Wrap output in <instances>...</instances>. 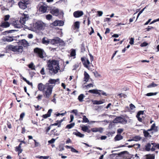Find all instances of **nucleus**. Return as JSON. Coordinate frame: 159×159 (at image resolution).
<instances>
[{"label":"nucleus","instance_id":"f257e3e1","mask_svg":"<svg viewBox=\"0 0 159 159\" xmlns=\"http://www.w3.org/2000/svg\"><path fill=\"white\" fill-rule=\"evenodd\" d=\"M58 80V79L55 80L50 79L48 82L45 84L41 83H39L38 85V88L39 90L42 92L43 95H38L36 97L38 100H41L43 96L45 98L49 99L52 94L54 87L56 85V83Z\"/></svg>","mask_w":159,"mask_h":159},{"label":"nucleus","instance_id":"f03ea898","mask_svg":"<svg viewBox=\"0 0 159 159\" xmlns=\"http://www.w3.org/2000/svg\"><path fill=\"white\" fill-rule=\"evenodd\" d=\"M47 64L49 74L51 75L57 74L60 70L59 62L57 60H49L47 61Z\"/></svg>","mask_w":159,"mask_h":159},{"label":"nucleus","instance_id":"7ed1b4c3","mask_svg":"<svg viewBox=\"0 0 159 159\" xmlns=\"http://www.w3.org/2000/svg\"><path fill=\"white\" fill-rule=\"evenodd\" d=\"M8 48L11 51L15 52L16 54H20L23 51V47L21 46H14L10 45L8 46Z\"/></svg>","mask_w":159,"mask_h":159},{"label":"nucleus","instance_id":"20e7f679","mask_svg":"<svg viewBox=\"0 0 159 159\" xmlns=\"http://www.w3.org/2000/svg\"><path fill=\"white\" fill-rule=\"evenodd\" d=\"M34 52L37 57L43 59L46 57L45 52L43 49L41 48H35L34 49Z\"/></svg>","mask_w":159,"mask_h":159},{"label":"nucleus","instance_id":"39448f33","mask_svg":"<svg viewBox=\"0 0 159 159\" xmlns=\"http://www.w3.org/2000/svg\"><path fill=\"white\" fill-rule=\"evenodd\" d=\"M33 27L35 30H42L45 27V24L41 21L38 20L33 24Z\"/></svg>","mask_w":159,"mask_h":159},{"label":"nucleus","instance_id":"423d86ee","mask_svg":"<svg viewBox=\"0 0 159 159\" xmlns=\"http://www.w3.org/2000/svg\"><path fill=\"white\" fill-rule=\"evenodd\" d=\"M127 122L126 119L121 116H117L113 120V122L114 123H120L122 124H126Z\"/></svg>","mask_w":159,"mask_h":159},{"label":"nucleus","instance_id":"0eeeda50","mask_svg":"<svg viewBox=\"0 0 159 159\" xmlns=\"http://www.w3.org/2000/svg\"><path fill=\"white\" fill-rule=\"evenodd\" d=\"M81 60L82 61L84 66L87 68L89 69L90 67V65L91 64L89 59L85 57H82Z\"/></svg>","mask_w":159,"mask_h":159},{"label":"nucleus","instance_id":"6e6552de","mask_svg":"<svg viewBox=\"0 0 159 159\" xmlns=\"http://www.w3.org/2000/svg\"><path fill=\"white\" fill-rule=\"evenodd\" d=\"M27 0H22L18 2V4L21 9H25L27 7V5L29 4Z\"/></svg>","mask_w":159,"mask_h":159},{"label":"nucleus","instance_id":"1a4fd4ad","mask_svg":"<svg viewBox=\"0 0 159 159\" xmlns=\"http://www.w3.org/2000/svg\"><path fill=\"white\" fill-rule=\"evenodd\" d=\"M48 10L50 11V13L53 16H57L59 14V9L55 7H50Z\"/></svg>","mask_w":159,"mask_h":159},{"label":"nucleus","instance_id":"9d476101","mask_svg":"<svg viewBox=\"0 0 159 159\" xmlns=\"http://www.w3.org/2000/svg\"><path fill=\"white\" fill-rule=\"evenodd\" d=\"M40 6L39 7V10L43 13H45L47 11V8H49V9L50 8L49 7L46 5L45 6L43 5V2H40Z\"/></svg>","mask_w":159,"mask_h":159},{"label":"nucleus","instance_id":"9b49d317","mask_svg":"<svg viewBox=\"0 0 159 159\" xmlns=\"http://www.w3.org/2000/svg\"><path fill=\"white\" fill-rule=\"evenodd\" d=\"M28 18L29 16H28V15L23 13L22 14V16L20 18V23L24 25L26 21L28 19Z\"/></svg>","mask_w":159,"mask_h":159},{"label":"nucleus","instance_id":"f8f14e48","mask_svg":"<svg viewBox=\"0 0 159 159\" xmlns=\"http://www.w3.org/2000/svg\"><path fill=\"white\" fill-rule=\"evenodd\" d=\"M12 24L15 28H20L22 27V25L23 24L20 23V20H16L13 21Z\"/></svg>","mask_w":159,"mask_h":159},{"label":"nucleus","instance_id":"ddd939ff","mask_svg":"<svg viewBox=\"0 0 159 159\" xmlns=\"http://www.w3.org/2000/svg\"><path fill=\"white\" fill-rule=\"evenodd\" d=\"M83 14L84 13L83 11H77L74 12L73 15L75 17L78 18L82 16Z\"/></svg>","mask_w":159,"mask_h":159},{"label":"nucleus","instance_id":"4468645a","mask_svg":"<svg viewBox=\"0 0 159 159\" xmlns=\"http://www.w3.org/2000/svg\"><path fill=\"white\" fill-rule=\"evenodd\" d=\"M62 40L59 37H57L51 40L50 43L52 44H57L61 42Z\"/></svg>","mask_w":159,"mask_h":159},{"label":"nucleus","instance_id":"2eb2a0df","mask_svg":"<svg viewBox=\"0 0 159 159\" xmlns=\"http://www.w3.org/2000/svg\"><path fill=\"white\" fill-rule=\"evenodd\" d=\"M21 143H20L19 145L15 147L16 151L18 152V155L19 156L23 151V149H21Z\"/></svg>","mask_w":159,"mask_h":159},{"label":"nucleus","instance_id":"dca6fc26","mask_svg":"<svg viewBox=\"0 0 159 159\" xmlns=\"http://www.w3.org/2000/svg\"><path fill=\"white\" fill-rule=\"evenodd\" d=\"M10 24L7 21L3 22L0 23V27L2 28H7L9 27Z\"/></svg>","mask_w":159,"mask_h":159},{"label":"nucleus","instance_id":"f3484780","mask_svg":"<svg viewBox=\"0 0 159 159\" xmlns=\"http://www.w3.org/2000/svg\"><path fill=\"white\" fill-rule=\"evenodd\" d=\"M19 44L23 46L24 47H25L28 46V42L25 39H22L19 41Z\"/></svg>","mask_w":159,"mask_h":159},{"label":"nucleus","instance_id":"a211bd4d","mask_svg":"<svg viewBox=\"0 0 159 159\" xmlns=\"http://www.w3.org/2000/svg\"><path fill=\"white\" fill-rule=\"evenodd\" d=\"M152 143H147L145 146L144 150L146 151H151Z\"/></svg>","mask_w":159,"mask_h":159},{"label":"nucleus","instance_id":"6ab92c4d","mask_svg":"<svg viewBox=\"0 0 159 159\" xmlns=\"http://www.w3.org/2000/svg\"><path fill=\"white\" fill-rule=\"evenodd\" d=\"M152 149L151 151H154L156 149H159V144H157L156 143H152Z\"/></svg>","mask_w":159,"mask_h":159},{"label":"nucleus","instance_id":"aec40b11","mask_svg":"<svg viewBox=\"0 0 159 159\" xmlns=\"http://www.w3.org/2000/svg\"><path fill=\"white\" fill-rule=\"evenodd\" d=\"M59 134V133L55 129L51 130L49 133V135L50 136H52V135L54 136H58Z\"/></svg>","mask_w":159,"mask_h":159},{"label":"nucleus","instance_id":"412c9836","mask_svg":"<svg viewBox=\"0 0 159 159\" xmlns=\"http://www.w3.org/2000/svg\"><path fill=\"white\" fill-rule=\"evenodd\" d=\"M52 109H50L48 110L47 113L44 115H43L42 116V117L44 119H46L49 117L51 115V114L52 112Z\"/></svg>","mask_w":159,"mask_h":159},{"label":"nucleus","instance_id":"4be33fe9","mask_svg":"<svg viewBox=\"0 0 159 159\" xmlns=\"http://www.w3.org/2000/svg\"><path fill=\"white\" fill-rule=\"evenodd\" d=\"M76 132H73V134L75 135L77 137H79L80 138L83 137L84 136V134L81 133L80 132L76 130Z\"/></svg>","mask_w":159,"mask_h":159},{"label":"nucleus","instance_id":"5701e85b","mask_svg":"<svg viewBox=\"0 0 159 159\" xmlns=\"http://www.w3.org/2000/svg\"><path fill=\"white\" fill-rule=\"evenodd\" d=\"M123 137L120 134H117L114 138L115 141H118L123 139Z\"/></svg>","mask_w":159,"mask_h":159},{"label":"nucleus","instance_id":"b1692460","mask_svg":"<svg viewBox=\"0 0 159 159\" xmlns=\"http://www.w3.org/2000/svg\"><path fill=\"white\" fill-rule=\"evenodd\" d=\"M84 81L86 82H88L89 78V75L86 71H84Z\"/></svg>","mask_w":159,"mask_h":159},{"label":"nucleus","instance_id":"393cba45","mask_svg":"<svg viewBox=\"0 0 159 159\" xmlns=\"http://www.w3.org/2000/svg\"><path fill=\"white\" fill-rule=\"evenodd\" d=\"M89 93H93L96 94H98L99 95H101V93L98 92V90L96 89L90 90L88 91Z\"/></svg>","mask_w":159,"mask_h":159},{"label":"nucleus","instance_id":"a878e982","mask_svg":"<svg viewBox=\"0 0 159 159\" xmlns=\"http://www.w3.org/2000/svg\"><path fill=\"white\" fill-rule=\"evenodd\" d=\"M14 40L13 39V37L11 36H7L6 38H4L3 39V41H7L8 42H11L13 41Z\"/></svg>","mask_w":159,"mask_h":159},{"label":"nucleus","instance_id":"bb28decb","mask_svg":"<svg viewBox=\"0 0 159 159\" xmlns=\"http://www.w3.org/2000/svg\"><path fill=\"white\" fill-rule=\"evenodd\" d=\"M16 31V30H14L5 31L2 32V35H7L8 34L12 33Z\"/></svg>","mask_w":159,"mask_h":159},{"label":"nucleus","instance_id":"cd10ccee","mask_svg":"<svg viewBox=\"0 0 159 159\" xmlns=\"http://www.w3.org/2000/svg\"><path fill=\"white\" fill-rule=\"evenodd\" d=\"M151 128H152V130L155 132H157L158 131V127L156 126V125L155 123L153 124L152 125Z\"/></svg>","mask_w":159,"mask_h":159},{"label":"nucleus","instance_id":"c85d7f7f","mask_svg":"<svg viewBox=\"0 0 159 159\" xmlns=\"http://www.w3.org/2000/svg\"><path fill=\"white\" fill-rule=\"evenodd\" d=\"M104 100H102L97 101L95 100L94 101L93 104H101L104 102Z\"/></svg>","mask_w":159,"mask_h":159},{"label":"nucleus","instance_id":"c756f323","mask_svg":"<svg viewBox=\"0 0 159 159\" xmlns=\"http://www.w3.org/2000/svg\"><path fill=\"white\" fill-rule=\"evenodd\" d=\"M84 96L83 94H81L78 97V99L80 102L83 101V99L84 97Z\"/></svg>","mask_w":159,"mask_h":159},{"label":"nucleus","instance_id":"7c9ffc66","mask_svg":"<svg viewBox=\"0 0 159 159\" xmlns=\"http://www.w3.org/2000/svg\"><path fill=\"white\" fill-rule=\"evenodd\" d=\"M158 84H155L154 82H153L151 84L148 85L147 86V88H150L152 87H154L157 86Z\"/></svg>","mask_w":159,"mask_h":159},{"label":"nucleus","instance_id":"2f4dec72","mask_svg":"<svg viewBox=\"0 0 159 159\" xmlns=\"http://www.w3.org/2000/svg\"><path fill=\"white\" fill-rule=\"evenodd\" d=\"M75 125V123H72L71 124L67 125L66 127V128L67 129H70L73 127Z\"/></svg>","mask_w":159,"mask_h":159},{"label":"nucleus","instance_id":"473e14b6","mask_svg":"<svg viewBox=\"0 0 159 159\" xmlns=\"http://www.w3.org/2000/svg\"><path fill=\"white\" fill-rule=\"evenodd\" d=\"M80 23L79 21L75 22L74 24V26L75 29H78L80 28Z\"/></svg>","mask_w":159,"mask_h":159},{"label":"nucleus","instance_id":"72a5a7b5","mask_svg":"<svg viewBox=\"0 0 159 159\" xmlns=\"http://www.w3.org/2000/svg\"><path fill=\"white\" fill-rule=\"evenodd\" d=\"M76 52L75 49H72L71 50L70 55L71 57H75L76 55Z\"/></svg>","mask_w":159,"mask_h":159},{"label":"nucleus","instance_id":"f704fd0d","mask_svg":"<svg viewBox=\"0 0 159 159\" xmlns=\"http://www.w3.org/2000/svg\"><path fill=\"white\" fill-rule=\"evenodd\" d=\"M143 133L144 136L146 137H151V136L150 135L149 133L147 131L144 130L143 131Z\"/></svg>","mask_w":159,"mask_h":159},{"label":"nucleus","instance_id":"c9c22d12","mask_svg":"<svg viewBox=\"0 0 159 159\" xmlns=\"http://www.w3.org/2000/svg\"><path fill=\"white\" fill-rule=\"evenodd\" d=\"M46 38L45 37H44L43 38L42 40V43H43L44 44H48L49 43V41L47 39L46 40Z\"/></svg>","mask_w":159,"mask_h":159},{"label":"nucleus","instance_id":"e433bc0d","mask_svg":"<svg viewBox=\"0 0 159 159\" xmlns=\"http://www.w3.org/2000/svg\"><path fill=\"white\" fill-rule=\"evenodd\" d=\"M83 120L82 121V122L83 123H88L89 122V120L85 116H83Z\"/></svg>","mask_w":159,"mask_h":159},{"label":"nucleus","instance_id":"4c0bfd02","mask_svg":"<svg viewBox=\"0 0 159 159\" xmlns=\"http://www.w3.org/2000/svg\"><path fill=\"white\" fill-rule=\"evenodd\" d=\"M80 48L81 52H84L85 51V44L84 43L81 44Z\"/></svg>","mask_w":159,"mask_h":159},{"label":"nucleus","instance_id":"58836bf2","mask_svg":"<svg viewBox=\"0 0 159 159\" xmlns=\"http://www.w3.org/2000/svg\"><path fill=\"white\" fill-rule=\"evenodd\" d=\"M141 139V138L139 136H135L133 137V141H138L140 140Z\"/></svg>","mask_w":159,"mask_h":159},{"label":"nucleus","instance_id":"ea45409f","mask_svg":"<svg viewBox=\"0 0 159 159\" xmlns=\"http://www.w3.org/2000/svg\"><path fill=\"white\" fill-rule=\"evenodd\" d=\"M64 22L62 20H57V26H62L64 25Z\"/></svg>","mask_w":159,"mask_h":159},{"label":"nucleus","instance_id":"a19ab883","mask_svg":"<svg viewBox=\"0 0 159 159\" xmlns=\"http://www.w3.org/2000/svg\"><path fill=\"white\" fill-rule=\"evenodd\" d=\"M157 92H155V93H147L146 95L148 96H152L153 95H157Z\"/></svg>","mask_w":159,"mask_h":159},{"label":"nucleus","instance_id":"79ce46f5","mask_svg":"<svg viewBox=\"0 0 159 159\" xmlns=\"http://www.w3.org/2000/svg\"><path fill=\"white\" fill-rule=\"evenodd\" d=\"M128 153V152L126 151H123V152H120L118 153V155L120 156H123V155H124L125 154H127Z\"/></svg>","mask_w":159,"mask_h":159},{"label":"nucleus","instance_id":"37998d69","mask_svg":"<svg viewBox=\"0 0 159 159\" xmlns=\"http://www.w3.org/2000/svg\"><path fill=\"white\" fill-rule=\"evenodd\" d=\"M63 121V119H61L60 120H57L56 122L58 123V127H60L61 126V122Z\"/></svg>","mask_w":159,"mask_h":159},{"label":"nucleus","instance_id":"c03bdc74","mask_svg":"<svg viewBox=\"0 0 159 159\" xmlns=\"http://www.w3.org/2000/svg\"><path fill=\"white\" fill-rule=\"evenodd\" d=\"M66 113V111H65L64 113H55V115H56V117L58 116H64L65 114Z\"/></svg>","mask_w":159,"mask_h":159},{"label":"nucleus","instance_id":"a18cd8bd","mask_svg":"<svg viewBox=\"0 0 159 159\" xmlns=\"http://www.w3.org/2000/svg\"><path fill=\"white\" fill-rule=\"evenodd\" d=\"M28 67L32 70L35 69L34 66V64L32 63H31L29 65Z\"/></svg>","mask_w":159,"mask_h":159},{"label":"nucleus","instance_id":"49530a36","mask_svg":"<svg viewBox=\"0 0 159 159\" xmlns=\"http://www.w3.org/2000/svg\"><path fill=\"white\" fill-rule=\"evenodd\" d=\"M10 16L9 15H5L4 17V20L5 21H7L10 18Z\"/></svg>","mask_w":159,"mask_h":159},{"label":"nucleus","instance_id":"de8ad7c7","mask_svg":"<svg viewBox=\"0 0 159 159\" xmlns=\"http://www.w3.org/2000/svg\"><path fill=\"white\" fill-rule=\"evenodd\" d=\"M135 149H138L140 148V145L139 144L136 143L133 145Z\"/></svg>","mask_w":159,"mask_h":159},{"label":"nucleus","instance_id":"09e8293b","mask_svg":"<svg viewBox=\"0 0 159 159\" xmlns=\"http://www.w3.org/2000/svg\"><path fill=\"white\" fill-rule=\"evenodd\" d=\"M88 127L87 126L84 125L82 127V130L84 132L87 131L88 129Z\"/></svg>","mask_w":159,"mask_h":159},{"label":"nucleus","instance_id":"8fccbe9b","mask_svg":"<svg viewBox=\"0 0 159 159\" xmlns=\"http://www.w3.org/2000/svg\"><path fill=\"white\" fill-rule=\"evenodd\" d=\"M46 19L47 20H50L52 18V16L50 14H48L46 16Z\"/></svg>","mask_w":159,"mask_h":159},{"label":"nucleus","instance_id":"3c124183","mask_svg":"<svg viewBox=\"0 0 159 159\" xmlns=\"http://www.w3.org/2000/svg\"><path fill=\"white\" fill-rule=\"evenodd\" d=\"M123 131L124 129H123L120 128L118 129L117 130V134H120Z\"/></svg>","mask_w":159,"mask_h":159},{"label":"nucleus","instance_id":"603ef678","mask_svg":"<svg viewBox=\"0 0 159 159\" xmlns=\"http://www.w3.org/2000/svg\"><path fill=\"white\" fill-rule=\"evenodd\" d=\"M25 115V114L24 112H22V113L20 115V118H19V120H22V119L24 117V116Z\"/></svg>","mask_w":159,"mask_h":159},{"label":"nucleus","instance_id":"864d4df0","mask_svg":"<svg viewBox=\"0 0 159 159\" xmlns=\"http://www.w3.org/2000/svg\"><path fill=\"white\" fill-rule=\"evenodd\" d=\"M91 130L93 132H96L99 131L98 129L96 128H91Z\"/></svg>","mask_w":159,"mask_h":159},{"label":"nucleus","instance_id":"5fc2aeb1","mask_svg":"<svg viewBox=\"0 0 159 159\" xmlns=\"http://www.w3.org/2000/svg\"><path fill=\"white\" fill-rule=\"evenodd\" d=\"M144 113V111H139L136 116H140V115H143Z\"/></svg>","mask_w":159,"mask_h":159},{"label":"nucleus","instance_id":"6e6d98bb","mask_svg":"<svg viewBox=\"0 0 159 159\" xmlns=\"http://www.w3.org/2000/svg\"><path fill=\"white\" fill-rule=\"evenodd\" d=\"M7 126L8 128L9 129H11L12 128V126H11V123L9 121H7Z\"/></svg>","mask_w":159,"mask_h":159},{"label":"nucleus","instance_id":"4d7b16f0","mask_svg":"<svg viewBox=\"0 0 159 159\" xmlns=\"http://www.w3.org/2000/svg\"><path fill=\"white\" fill-rule=\"evenodd\" d=\"M154 28L153 27L148 26L145 29V30H146V31H149L151 29H153Z\"/></svg>","mask_w":159,"mask_h":159},{"label":"nucleus","instance_id":"13d9d810","mask_svg":"<svg viewBox=\"0 0 159 159\" xmlns=\"http://www.w3.org/2000/svg\"><path fill=\"white\" fill-rule=\"evenodd\" d=\"M134 39L133 38H131L130 39L129 42V43L131 45L133 44L134 43Z\"/></svg>","mask_w":159,"mask_h":159},{"label":"nucleus","instance_id":"bf43d9fd","mask_svg":"<svg viewBox=\"0 0 159 159\" xmlns=\"http://www.w3.org/2000/svg\"><path fill=\"white\" fill-rule=\"evenodd\" d=\"M40 74L42 75H45V73L44 72V69L43 67L42 68L40 71Z\"/></svg>","mask_w":159,"mask_h":159},{"label":"nucleus","instance_id":"052dcab7","mask_svg":"<svg viewBox=\"0 0 159 159\" xmlns=\"http://www.w3.org/2000/svg\"><path fill=\"white\" fill-rule=\"evenodd\" d=\"M51 126L50 125L49 127H46L45 128V131L47 133L49 131V130L51 129Z\"/></svg>","mask_w":159,"mask_h":159},{"label":"nucleus","instance_id":"680f3d73","mask_svg":"<svg viewBox=\"0 0 159 159\" xmlns=\"http://www.w3.org/2000/svg\"><path fill=\"white\" fill-rule=\"evenodd\" d=\"M71 151L73 152H76V153H78L79 152L76 150L75 149L73 148H71Z\"/></svg>","mask_w":159,"mask_h":159},{"label":"nucleus","instance_id":"e2e57ef3","mask_svg":"<svg viewBox=\"0 0 159 159\" xmlns=\"http://www.w3.org/2000/svg\"><path fill=\"white\" fill-rule=\"evenodd\" d=\"M129 107L131 110H133L135 108L134 105L132 103H131L129 104Z\"/></svg>","mask_w":159,"mask_h":159},{"label":"nucleus","instance_id":"0e129e2a","mask_svg":"<svg viewBox=\"0 0 159 159\" xmlns=\"http://www.w3.org/2000/svg\"><path fill=\"white\" fill-rule=\"evenodd\" d=\"M55 140V139H52L51 140L48 141V143H54Z\"/></svg>","mask_w":159,"mask_h":159},{"label":"nucleus","instance_id":"69168bd1","mask_svg":"<svg viewBox=\"0 0 159 159\" xmlns=\"http://www.w3.org/2000/svg\"><path fill=\"white\" fill-rule=\"evenodd\" d=\"M34 107H35V108H36V110H37V111L39 110L40 109H41L42 108L41 107H40H40L39 105H38L37 106H34Z\"/></svg>","mask_w":159,"mask_h":159},{"label":"nucleus","instance_id":"338daca9","mask_svg":"<svg viewBox=\"0 0 159 159\" xmlns=\"http://www.w3.org/2000/svg\"><path fill=\"white\" fill-rule=\"evenodd\" d=\"M148 43L145 42H143L142 44H141V46L142 47H144L147 46Z\"/></svg>","mask_w":159,"mask_h":159},{"label":"nucleus","instance_id":"774afa93","mask_svg":"<svg viewBox=\"0 0 159 159\" xmlns=\"http://www.w3.org/2000/svg\"><path fill=\"white\" fill-rule=\"evenodd\" d=\"M146 159H154V156H148Z\"/></svg>","mask_w":159,"mask_h":159}]
</instances>
